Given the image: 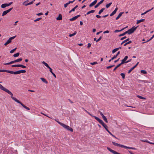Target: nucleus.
I'll use <instances>...</instances> for the list:
<instances>
[{
    "label": "nucleus",
    "instance_id": "obj_49",
    "mask_svg": "<svg viewBox=\"0 0 154 154\" xmlns=\"http://www.w3.org/2000/svg\"><path fill=\"white\" fill-rule=\"evenodd\" d=\"M134 68H131L128 71V73H130L133 69Z\"/></svg>",
    "mask_w": 154,
    "mask_h": 154
},
{
    "label": "nucleus",
    "instance_id": "obj_20",
    "mask_svg": "<svg viewBox=\"0 0 154 154\" xmlns=\"http://www.w3.org/2000/svg\"><path fill=\"white\" fill-rule=\"evenodd\" d=\"M11 42V41L9 39H8L7 42L5 43L4 44V45L5 46L7 45L8 44L10 43Z\"/></svg>",
    "mask_w": 154,
    "mask_h": 154
},
{
    "label": "nucleus",
    "instance_id": "obj_41",
    "mask_svg": "<svg viewBox=\"0 0 154 154\" xmlns=\"http://www.w3.org/2000/svg\"><path fill=\"white\" fill-rule=\"evenodd\" d=\"M120 75L122 77V78L123 79H124L125 77V74L124 73H121L120 74Z\"/></svg>",
    "mask_w": 154,
    "mask_h": 154
},
{
    "label": "nucleus",
    "instance_id": "obj_12",
    "mask_svg": "<svg viewBox=\"0 0 154 154\" xmlns=\"http://www.w3.org/2000/svg\"><path fill=\"white\" fill-rule=\"evenodd\" d=\"M124 13V12H120L118 15V16L116 18V20H118L121 16Z\"/></svg>",
    "mask_w": 154,
    "mask_h": 154
},
{
    "label": "nucleus",
    "instance_id": "obj_24",
    "mask_svg": "<svg viewBox=\"0 0 154 154\" xmlns=\"http://www.w3.org/2000/svg\"><path fill=\"white\" fill-rule=\"evenodd\" d=\"M105 9V8H102V9H101L98 12V14H101L103 12V11H104V10Z\"/></svg>",
    "mask_w": 154,
    "mask_h": 154
},
{
    "label": "nucleus",
    "instance_id": "obj_5",
    "mask_svg": "<svg viewBox=\"0 0 154 154\" xmlns=\"http://www.w3.org/2000/svg\"><path fill=\"white\" fill-rule=\"evenodd\" d=\"M11 98L12 99L14 100L15 102H17V103L20 104L24 108L26 109V106L24 105L23 103H22L20 101H19L16 98L13 97L11 96Z\"/></svg>",
    "mask_w": 154,
    "mask_h": 154
},
{
    "label": "nucleus",
    "instance_id": "obj_54",
    "mask_svg": "<svg viewBox=\"0 0 154 154\" xmlns=\"http://www.w3.org/2000/svg\"><path fill=\"white\" fill-rule=\"evenodd\" d=\"M110 134L113 137H115V138H116V139H118L119 140V139L118 138H117L115 135H114L113 134H112L111 133Z\"/></svg>",
    "mask_w": 154,
    "mask_h": 154
},
{
    "label": "nucleus",
    "instance_id": "obj_51",
    "mask_svg": "<svg viewBox=\"0 0 154 154\" xmlns=\"http://www.w3.org/2000/svg\"><path fill=\"white\" fill-rule=\"evenodd\" d=\"M16 35L15 36H13V37H10L9 39L11 40H11L12 39H14L15 37H16Z\"/></svg>",
    "mask_w": 154,
    "mask_h": 154
},
{
    "label": "nucleus",
    "instance_id": "obj_40",
    "mask_svg": "<svg viewBox=\"0 0 154 154\" xmlns=\"http://www.w3.org/2000/svg\"><path fill=\"white\" fill-rule=\"evenodd\" d=\"M140 72L141 73L144 74H146L147 73L146 71L145 70H141Z\"/></svg>",
    "mask_w": 154,
    "mask_h": 154
},
{
    "label": "nucleus",
    "instance_id": "obj_14",
    "mask_svg": "<svg viewBox=\"0 0 154 154\" xmlns=\"http://www.w3.org/2000/svg\"><path fill=\"white\" fill-rule=\"evenodd\" d=\"M153 8H152L151 9H149V10H147L146 11H145V12H144V13H142L141 14V15L142 16V15H143L145 14H146L147 13L149 12V11H151L152 10Z\"/></svg>",
    "mask_w": 154,
    "mask_h": 154
},
{
    "label": "nucleus",
    "instance_id": "obj_21",
    "mask_svg": "<svg viewBox=\"0 0 154 154\" xmlns=\"http://www.w3.org/2000/svg\"><path fill=\"white\" fill-rule=\"evenodd\" d=\"M42 63L43 64H44L48 68H50V67L49 66L48 64L47 63H45V61H43L42 62Z\"/></svg>",
    "mask_w": 154,
    "mask_h": 154
},
{
    "label": "nucleus",
    "instance_id": "obj_47",
    "mask_svg": "<svg viewBox=\"0 0 154 154\" xmlns=\"http://www.w3.org/2000/svg\"><path fill=\"white\" fill-rule=\"evenodd\" d=\"M6 7V6H5V4H2L1 5V8H5Z\"/></svg>",
    "mask_w": 154,
    "mask_h": 154
},
{
    "label": "nucleus",
    "instance_id": "obj_9",
    "mask_svg": "<svg viewBox=\"0 0 154 154\" xmlns=\"http://www.w3.org/2000/svg\"><path fill=\"white\" fill-rule=\"evenodd\" d=\"M128 56H125L124 58L122 60V62L121 63L122 64H124L125 63H127V61H126V60L128 58Z\"/></svg>",
    "mask_w": 154,
    "mask_h": 154
},
{
    "label": "nucleus",
    "instance_id": "obj_46",
    "mask_svg": "<svg viewBox=\"0 0 154 154\" xmlns=\"http://www.w3.org/2000/svg\"><path fill=\"white\" fill-rule=\"evenodd\" d=\"M42 19V18L41 17H40V18H38L36 19L35 20H34V21L35 22H36V21H39V20H41V19Z\"/></svg>",
    "mask_w": 154,
    "mask_h": 154
},
{
    "label": "nucleus",
    "instance_id": "obj_43",
    "mask_svg": "<svg viewBox=\"0 0 154 154\" xmlns=\"http://www.w3.org/2000/svg\"><path fill=\"white\" fill-rule=\"evenodd\" d=\"M114 66H115L114 65H110V66H108L106 67V68L107 69H110V68H112V67Z\"/></svg>",
    "mask_w": 154,
    "mask_h": 154
},
{
    "label": "nucleus",
    "instance_id": "obj_31",
    "mask_svg": "<svg viewBox=\"0 0 154 154\" xmlns=\"http://www.w3.org/2000/svg\"><path fill=\"white\" fill-rule=\"evenodd\" d=\"M18 67H22V68H25L26 67V66H25L24 65H22V64H18Z\"/></svg>",
    "mask_w": 154,
    "mask_h": 154
},
{
    "label": "nucleus",
    "instance_id": "obj_58",
    "mask_svg": "<svg viewBox=\"0 0 154 154\" xmlns=\"http://www.w3.org/2000/svg\"><path fill=\"white\" fill-rule=\"evenodd\" d=\"M109 30H106L105 31H104L103 32V33L104 34H105V33H109Z\"/></svg>",
    "mask_w": 154,
    "mask_h": 154
},
{
    "label": "nucleus",
    "instance_id": "obj_8",
    "mask_svg": "<svg viewBox=\"0 0 154 154\" xmlns=\"http://www.w3.org/2000/svg\"><path fill=\"white\" fill-rule=\"evenodd\" d=\"M112 143L115 146H119L122 148H124L125 146L124 145L118 144V143H116L115 142H113V141L112 142Z\"/></svg>",
    "mask_w": 154,
    "mask_h": 154
},
{
    "label": "nucleus",
    "instance_id": "obj_34",
    "mask_svg": "<svg viewBox=\"0 0 154 154\" xmlns=\"http://www.w3.org/2000/svg\"><path fill=\"white\" fill-rule=\"evenodd\" d=\"M112 4V2H110V3H109V4H107L106 5V8H109L110 7V6Z\"/></svg>",
    "mask_w": 154,
    "mask_h": 154
},
{
    "label": "nucleus",
    "instance_id": "obj_26",
    "mask_svg": "<svg viewBox=\"0 0 154 154\" xmlns=\"http://www.w3.org/2000/svg\"><path fill=\"white\" fill-rule=\"evenodd\" d=\"M77 33V32L75 31L72 34H70L69 35V36L70 37H71L72 36H73L76 35V34Z\"/></svg>",
    "mask_w": 154,
    "mask_h": 154
},
{
    "label": "nucleus",
    "instance_id": "obj_19",
    "mask_svg": "<svg viewBox=\"0 0 154 154\" xmlns=\"http://www.w3.org/2000/svg\"><path fill=\"white\" fill-rule=\"evenodd\" d=\"M122 65V64H121V63L119 64L114 69L113 71L114 72L115 71L117 68L120 66Z\"/></svg>",
    "mask_w": 154,
    "mask_h": 154
},
{
    "label": "nucleus",
    "instance_id": "obj_45",
    "mask_svg": "<svg viewBox=\"0 0 154 154\" xmlns=\"http://www.w3.org/2000/svg\"><path fill=\"white\" fill-rule=\"evenodd\" d=\"M153 38H152V37L150 38V39H149L148 40H147V41H146V42H143L142 43V44H144V43H146V42H149V41H150Z\"/></svg>",
    "mask_w": 154,
    "mask_h": 154
},
{
    "label": "nucleus",
    "instance_id": "obj_52",
    "mask_svg": "<svg viewBox=\"0 0 154 154\" xmlns=\"http://www.w3.org/2000/svg\"><path fill=\"white\" fill-rule=\"evenodd\" d=\"M18 65H13L11 66L12 67H18Z\"/></svg>",
    "mask_w": 154,
    "mask_h": 154
},
{
    "label": "nucleus",
    "instance_id": "obj_28",
    "mask_svg": "<svg viewBox=\"0 0 154 154\" xmlns=\"http://www.w3.org/2000/svg\"><path fill=\"white\" fill-rule=\"evenodd\" d=\"M8 13V12L7 11H4L2 14V16H3L5 15H6L7 13Z\"/></svg>",
    "mask_w": 154,
    "mask_h": 154
},
{
    "label": "nucleus",
    "instance_id": "obj_32",
    "mask_svg": "<svg viewBox=\"0 0 154 154\" xmlns=\"http://www.w3.org/2000/svg\"><path fill=\"white\" fill-rule=\"evenodd\" d=\"M137 97H138L139 98L141 99L145 100L146 99V98L145 97H143L140 95H137Z\"/></svg>",
    "mask_w": 154,
    "mask_h": 154
},
{
    "label": "nucleus",
    "instance_id": "obj_39",
    "mask_svg": "<svg viewBox=\"0 0 154 154\" xmlns=\"http://www.w3.org/2000/svg\"><path fill=\"white\" fill-rule=\"evenodd\" d=\"M118 50V48H115L112 51V53L113 54H114V53L115 52H116V51H117Z\"/></svg>",
    "mask_w": 154,
    "mask_h": 154
},
{
    "label": "nucleus",
    "instance_id": "obj_25",
    "mask_svg": "<svg viewBox=\"0 0 154 154\" xmlns=\"http://www.w3.org/2000/svg\"><path fill=\"white\" fill-rule=\"evenodd\" d=\"M19 74H20L21 73H24L26 72V71L24 70H19Z\"/></svg>",
    "mask_w": 154,
    "mask_h": 154
},
{
    "label": "nucleus",
    "instance_id": "obj_61",
    "mask_svg": "<svg viewBox=\"0 0 154 154\" xmlns=\"http://www.w3.org/2000/svg\"><path fill=\"white\" fill-rule=\"evenodd\" d=\"M75 1V0H73V1H69L68 2V4H69L70 3H73L74 1Z\"/></svg>",
    "mask_w": 154,
    "mask_h": 154
},
{
    "label": "nucleus",
    "instance_id": "obj_33",
    "mask_svg": "<svg viewBox=\"0 0 154 154\" xmlns=\"http://www.w3.org/2000/svg\"><path fill=\"white\" fill-rule=\"evenodd\" d=\"M129 38H128L127 39H126L124 40L123 42H122V43H121V45H122L123 43L126 42H127L128 41H129Z\"/></svg>",
    "mask_w": 154,
    "mask_h": 154
},
{
    "label": "nucleus",
    "instance_id": "obj_22",
    "mask_svg": "<svg viewBox=\"0 0 154 154\" xmlns=\"http://www.w3.org/2000/svg\"><path fill=\"white\" fill-rule=\"evenodd\" d=\"M144 20H145L144 19H141L140 20H137V24H138L141 22H143Z\"/></svg>",
    "mask_w": 154,
    "mask_h": 154
},
{
    "label": "nucleus",
    "instance_id": "obj_38",
    "mask_svg": "<svg viewBox=\"0 0 154 154\" xmlns=\"http://www.w3.org/2000/svg\"><path fill=\"white\" fill-rule=\"evenodd\" d=\"M126 27L120 30H116L114 31V32L116 33L118 32L121 31H122Z\"/></svg>",
    "mask_w": 154,
    "mask_h": 154
},
{
    "label": "nucleus",
    "instance_id": "obj_4",
    "mask_svg": "<svg viewBox=\"0 0 154 154\" xmlns=\"http://www.w3.org/2000/svg\"><path fill=\"white\" fill-rule=\"evenodd\" d=\"M22 60V58H20L18 59L12 61L10 62L4 63V64L5 65H8L9 64H11L13 63H16V62H19L21 61Z\"/></svg>",
    "mask_w": 154,
    "mask_h": 154
},
{
    "label": "nucleus",
    "instance_id": "obj_35",
    "mask_svg": "<svg viewBox=\"0 0 154 154\" xmlns=\"http://www.w3.org/2000/svg\"><path fill=\"white\" fill-rule=\"evenodd\" d=\"M19 54H20L19 53V52L17 53L14 54V55H13V56L14 57H18L19 56Z\"/></svg>",
    "mask_w": 154,
    "mask_h": 154
},
{
    "label": "nucleus",
    "instance_id": "obj_57",
    "mask_svg": "<svg viewBox=\"0 0 154 154\" xmlns=\"http://www.w3.org/2000/svg\"><path fill=\"white\" fill-rule=\"evenodd\" d=\"M13 9V8H9V9L7 10V11L8 12V13H9Z\"/></svg>",
    "mask_w": 154,
    "mask_h": 154
},
{
    "label": "nucleus",
    "instance_id": "obj_15",
    "mask_svg": "<svg viewBox=\"0 0 154 154\" xmlns=\"http://www.w3.org/2000/svg\"><path fill=\"white\" fill-rule=\"evenodd\" d=\"M120 53V52L119 51H118L116 55L114 56L112 58V60H114V59L116 58Z\"/></svg>",
    "mask_w": 154,
    "mask_h": 154
},
{
    "label": "nucleus",
    "instance_id": "obj_56",
    "mask_svg": "<svg viewBox=\"0 0 154 154\" xmlns=\"http://www.w3.org/2000/svg\"><path fill=\"white\" fill-rule=\"evenodd\" d=\"M69 4H68V3H66V4H65L64 5V7L65 8H66L67 7V6L69 5Z\"/></svg>",
    "mask_w": 154,
    "mask_h": 154
},
{
    "label": "nucleus",
    "instance_id": "obj_17",
    "mask_svg": "<svg viewBox=\"0 0 154 154\" xmlns=\"http://www.w3.org/2000/svg\"><path fill=\"white\" fill-rule=\"evenodd\" d=\"M40 79L41 80L44 82L46 84H47L48 83V82L44 78H40Z\"/></svg>",
    "mask_w": 154,
    "mask_h": 154
},
{
    "label": "nucleus",
    "instance_id": "obj_50",
    "mask_svg": "<svg viewBox=\"0 0 154 154\" xmlns=\"http://www.w3.org/2000/svg\"><path fill=\"white\" fill-rule=\"evenodd\" d=\"M97 63V62H94L90 63V64L91 65H94Z\"/></svg>",
    "mask_w": 154,
    "mask_h": 154
},
{
    "label": "nucleus",
    "instance_id": "obj_29",
    "mask_svg": "<svg viewBox=\"0 0 154 154\" xmlns=\"http://www.w3.org/2000/svg\"><path fill=\"white\" fill-rule=\"evenodd\" d=\"M77 19V18L76 17V16H75V17L69 19V20L71 21H74L76 19Z\"/></svg>",
    "mask_w": 154,
    "mask_h": 154
},
{
    "label": "nucleus",
    "instance_id": "obj_23",
    "mask_svg": "<svg viewBox=\"0 0 154 154\" xmlns=\"http://www.w3.org/2000/svg\"><path fill=\"white\" fill-rule=\"evenodd\" d=\"M35 1V0H32L31 2H29V3L26 4V5H25L26 6H27V5H31Z\"/></svg>",
    "mask_w": 154,
    "mask_h": 154
},
{
    "label": "nucleus",
    "instance_id": "obj_55",
    "mask_svg": "<svg viewBox=\"0 0 154 154\" xmlns=\"http://www.w3.org/2000/svg\"><path fill=\"white\" fill-rule=\"evenodd\" d=\"M110 134L113 137H115V138H116V139H118L119 140V139L118 138H117L115 135H114L113 134H112L111 133Z\"/></svg>",
    "mask_w": 154,
    "mask_h": 154
},
{
    "label": "nucleus",
    "instance_id": "obj_2",
    "mask_svg": "<svg viewBox=\"0 0 154 154\" xmlns=\"http://www.w3.org/2000/svg\"><path fill=\"white\" fill-rule=\"evenodd\" d=\"M59 124L62 126L63 128L68 131H70L71 132L73 131V130L72 128L69 127V126L63 123H62L61 122L59 123Z\"/></svg>",
    "mask_w": 154,
    "mask_h": 154
},
{
    "label": "nucleus",
    "instance_id": "obj_48",
    "mask_svg": "<svg viewBox=\"0 0 154 154\" xmlns=\"http://www.w3.org/2000/svg\"><path fill=\"white\" fill-rule=\"evenodd\" d=\"M103 120L105 121V122H106V123L108 122V120L106 117H104L103 118Z\"/></svg>",
    "mask_w": 154,
    "mask_h": 154
},
{
    "label": "nucleus",
    "instance_id": "obj_13",
    "mask_svg": "<svg viewBox=\"0 0 154 154\" xmlns=\"http://www.w3.org/2000/svg\"><path fill=\"white\" fill-rule=\"evenodd\" d=\"M56 20H62V15L61 14H59L58 17L57 18Z\"/></svg>",
    "mask_w": 154,
    "mask_h": 154
},
{
    "label": "nucleus",
    "instance_id": "obj_30",
    "mask_svg": "<svg viewBox=\"0 0 154 154\" xmlns=\"http://www.w3.org/2000/svg\"><path fill=\"white\" fill-rule=\"evenodd\" d=\"M127 33H128V32L126 31L125 32H124V33L119 35V36L120 37V36H124V35H125L126 34H127Z\"/></svg>",
    "mask_w": 154,
    "mask_h": 154
},
{
    "label": "nucleus",
    "instance_id": "obj_42",
    "mask_svg": "<svg viewBox=\"0 0 154 154\" xmlns=\"http://www.w3.org/2000/svg\"><path fill=\"white\" fill-rule=\"evenodd\" d=\"M16 49H17V48H14V49L11 50L10 51V53H13L16 50Z\"/></svg>",
    "mask_w": 154,
    "mask_h": 154
},
{
    "label": "nucleus",
    "instance_id": "obj_16",
    "mask_svg": "<svg viewBox=\"0 0 154 154\" xmlns=\"http://www.w3.org/2000/svg\"><path fill=\"white\" fill-rule=\"evenodd\" d=\"M95 11L94 10H91L87 12V13L86 14H85V16L86 15H88L91 13H93Z\"/></svg>",
    "mask_w": 154,
    "mask_h": 154
},
{
    "label": "nucleus",
    "instance_id": "obj_3",
    "mask_svg": "<svg viewBox=\"0 0 154 154\" xmlns=\"http://www.w3.org/2000/svg\"><path fill=\"white\" fill-rule=\"evenodd\" d=\"M0 72H5L12 74H19L18 71L15 72L8 70L6 69H0Z\"/></svg>",
    "mask_w": 154,
    "mask_h": 154
},
{
    "label": "nucleus",
    "instance_id": "obj_64",
    "mask_svg": "<svg viewBox=\"0 0 154 154\" xmlns=\"http://www.w3.org/2000/svg\"><path fill=\"white\" fill-rule=\"evenodd\" d=\"M96 17L98 18H100L101 17V16L98 15H96Z\"/></svg>",
    "mask_w": 154,
    "mask_h": 154
},
{
    "label": "nucleus",
    "instance_id": "obj_27",
    "mask_svg": "<svg viewBox=\"0 0 154 154\" xmlns=\"http://www.w3.org/2000/svg\"><path fill=\"white\" fill-rule=\"evenodd\" d=\"M85 110L86 112L88 113L89 115L91 117H94V118L95 117V116H93L92 114H91L90 113H89L85 109Z\"/></svg>",
    "mask_w": 154,
    "mask_h": 154
},
{
    "label": "nucleus",
    "instance_id": "obj_10",
    "mask_svg": "<svg viewBox=\"0 0 154 154\" xmlns=\"http://www.w3.org/2000/svg\"><path fill=\"white\" fill-rule=\"evenodd\" d=\"M104 0H102L98 2L96 5H95L94 7L95 8H97L103 2Z\"/></svg>",
    "mask_w": 154,
    "mask_h": 154
},
{
    "label": "nucleus",
    "instance_id": "obj_1",
    "mask_svg": "<svg viewBox=\"0 0 154 154\" xmlns=\"http://www.w3.org/2000/svg\"><path fill=\"white\" fill-rule=\"evenodd\" d=\"M2 82H0V83ZM0 89L8 93L9 94L11 95V96H12L13 95V94L10 91L6 88L4 87L1 84H0Z\"/></svg>",
    "mask_w": 154,
    "mask_h": 154
},
{
    "label": "nucleus",
    "instance_id": "obj_7",
    "mask_svg": "<svg viewBox=\"0 0 154 154\" xmlns=\"http://www.w3.org/2000/svg\"><path fill=\"white\" fill-rule=\"evenodd\" d=\"M94 118L97 121H98L104 127L106 126L107 125L104 123L103 121L102 120H101L97 117L95 116V117H94Z\"/></svg>",
    "mask_w": 154,
    "mask_h": 154
},
{
    "label": "nucleus",
    "instance_id": "obj_44",
    "mask_svg": "<svg viewBox=\"0 0 154 154\" xmlns=\"http://www.w3.org/2000/svg\"><path fill=\"white\" fill-rule=\"evenodd\" d=\"M78 7V5H76L74 8L72 9V11H75V9L76 8Z\"/></svg>",
    "mask_w": 154,
    "mask_h": 154
},
{
    "label": "nucleus",
    "instance_id": "obj_53",
    "mask_svg": "<svg viewBox=\"0 0 154 154\" xmlns=\"http://www.w3.org/2000/svg\"><path fill=\"white\" fill-rule=\"evenodd\" d=\"M102 38V36H100L99 38L97 39L96 41V42H98Z\"/></svg>",
    "mask_w": 154,
    "mask_h": 154
},
{
    "label": "nucleus",
    "instance_id": "obj_37",
    "mask_svg": "<svg viewBox=\"0 0 154 154\" xmlns=\"http://www.w3.org/2000/svg\"><path fill=\"white\" fill-rule=\"evenodd\" d=\"M104 128L110 134L111 133L108 129V126L107 125L106 126L104 127Z\"/></svg>",
    "mask_w": 154,
    "mask_h": 154
},
{
    "label": "nucleus",
    "instance_id": "obj_62",
    "mask_svg": "<svg viewBox=\"0 0 154 154\" xmlns=\"http://www.w3.org/2000/svg\"><path fill=\"white\" fill-rule=\"evenodd\" d=\"M126 36H125L124 37H123L121 39H120V40H124V39L126 38Z\"/></svg>",
    "mask_w": 154,
    "mask_h": 154
},
{
    "label": "nucleus",
    "instance_id": "obj_36",
    "mask_svg": "<svg viewBox=\"0 0 154 154\" xmlns=\"http://www.w3.org/2000/svg\"><path fill=\"white\" fill-rule=\"evenodd\" d=\"M132 42V41H129L128 42H126L124 45V46H126L127 45L131 43Z\"/></svg>",
    "mask_w": 154,
    "mask_h": 154
},
{
    "label": "nucleus",
    "instance_id": "obj_6",
    "mask_svg": "<svg viewBox=\"0 0 154 154\" xmlns=\"http://www.w3.org/2000/svg\"><path fill=\"white\" fill-rule=\"evenodd\" d=\"M137 27V26L135 27L134 26L132 27L130 29H128V31H127L128 32V33L129 35L132 33L136 30Z\"/></svg>",
    "mask_w": 154,
    "mask_h": 154
},
{
    "label": "nucleus",
    "instance_id": "obj_63",
    "mask_svg": "<svg viewBox=\"0 0 154 154\" xmlns=\"http://www.w3.org/2000/svg\"><path fill=\"white\" fill-rule=\"evenodd\" d=\"M91 45L90 43H88V44L87 47L88 48H90L91 46Z\"/></svg>",
    "mask_w": 154,
    "mask_h": 154
},
{
    "label": "nucleus",
    "instance_id": "obj_59",
    "mask_svg": "<svg viewBox=\"0 0 154 154\" xmlns=\"http://www.w3.org/2000/svg\"><path fill=\"white\" fill-rule=\"evenodd\" d=\"M48 69H49V71L52 74L53 73V72H52V69L51 68H50V67L49 68H48Z\"/></svg>",
    "mask_w": 154,
    "mask_h": 154
},
{
    "label": "nucleus",
    "instance_id": "obj_60",
    "mask_svg": "<svg viewBox=\"0 0 154 154\" xmlns=\"http://www.w3.org/2000/svg\"><path fill=\"white\" fill-rule=\"evenodd\" d=\"M142 82L144 83H150L147 80H143Z\"/></svg>",
    "mask_w": 154,
    "mask_h": 154
},
{
    "label": "nucleus",
    "instance_id": "obj_18",
    "mask_svg": "<svg viewBox=\"0 0 154 154\" xmlns=\"http://www.w3.org/2000/svg\"><path fill=\"white\" fill-rule=\"evenodd\" d=\"M124 148H126V149H134V150L136 149L135 148L133 147H128V146H125Z\"/></svg>",
    "mask_w": 154,
    "mask_h": 154
},
{
    "label": "nucleus",
    "instance_id": "obj_11",
    "mask_svg": "<svg viewBox=\"0 0 154 154\" xmlns=\"http://www.w3.org/2000/svg\"><path fill=\"white\" fill-rule=\"evenodd\" d=\"M97 0H95L92 3H91V4L89 5V7H91L94 5L97 2Z\"/></svg>",
    "mask_w": 154,
    "mask_h": 154
}]
</instances>
